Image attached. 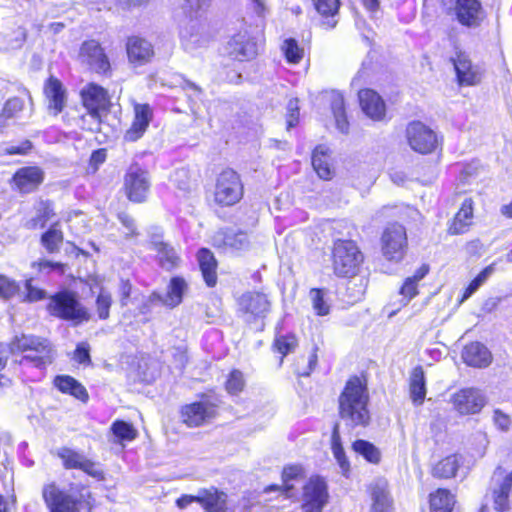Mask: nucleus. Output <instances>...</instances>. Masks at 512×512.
I'll return each instance as SVG.
<instances>
[{
	"label": "nucleus",
	"mask_w": 512,
	"mask_h": 512,
	"mask_svg": "<svg viewBox=\"0 0 512 512\" xmlns=\"http://www.w3.org/2000/svg\"><path fill=\"white\" fill-rule=\"evenodd\" d=\"M473 219V201L467 198L463 201L461 208L455 215L449 232L453 235L462 234L467 231L468 227L472 224Z\"/></svg>",
	"instance_id": "obj_32"
},
{
	"label": "nucleus",
	"mask_w": 512,
	"mask_h": 512,
	"mask_svg": "<svg viewBox=\"0 0 512 512\" xmlns=\"http://www.w3.org/2000/svg\"><path fill=\"white\" fill-rule=\"evenodd\" d=\"M512 487V472L507 474L498 488L494 489V508L498 511H506L509 509V493Z\"/></svg>",
	"instance_id": "obj_37"
},
{
	"label": "nucleus",
	"mask_w": 512,
	"mask_h": 512,
	"mask_svg": "<svg viewBox=\"0 0 512 512\" xmlns=\"http://www.w3.org/2000/svg\"><path fill=\"white\" fill-rule=\"evenodd\" d=\"M326 484L320 477H312L303 487L302 509L305 512H321L327 502Z\"/></svg>",
	"instance_id": "obj_15"
},
{
	"label": "nucleus",
	"mask_w": 512,
	"mask_h": 512,
	"mask_svg": "<svg viewBox=\"0 0 512 512\" xmlns=\"http://www.w3.org/2000/svg\"><path fill=\"white\" fill-rule=\"evenodd\" d=\"M216 415V406L207 400L184 405L180 410L182 422L191 428L209 423Z\"/></svg>",
	"instance_id": "obj_13"
},
{
	"label": "nucleus",
	"mask_w": 512,
	"mask_h": 512,
	"mask_svg": "<svg viewBox=\"0 0 512 512\" xmlns=\"http://www.w3.org/2000/svg\"><path fill=\"white\" fill-rule=\"evenodd\" d=\"M353 450L363 456L368 462L377 464L381 459L379 449L365 440H356L352 445Z\"/></svg>",
	"instance_id": "obj_44"
},
{
	"label": "nucleus",
	"mask_w": 512,
	"mask_h": 512,
	"mask_svg": "<svg viewBox=\"0 0 512 512\" xmlns=\"http://www.w3.org/2000/svg\"><path fill=\"white\" fill-rule=\"evenodd\" d=\"M90 347L88 343L82 342L79 343L74 352V360L79 364L88 365L91 363Z\"/></svg>",
	"instance_id": "obj_59"
},
{
	"label": "nucleus",
	"mask_w": 512,
	"mask_h": 512,
	"mask_svg": "<svg viewBox=\"0 0 512 512\" xmlns=\"http://www.w3.org/2000/svg\"><path fill=\"white\" fill-rule=\"evenodd\" d=\"M111 430L119 440L131 441L137 436V431L134 427L122 420L115 421L111 426Z\"/></svg>",
	"instance_id": "obj_48"
},
{
	"label": "nucleus",
	"mask_w": 512,
	"mask_h": 512,
	"mask_svg": "<svg viewBox=\"0 0 512 512\" xmlns=\"http://www.w3.org/2000/svg\"><path fill=\"white\" fill-rule=\"evenodd\" d=\"M426 265L421 266L413 276L406 278L401 289L400 295L402 296V304L407 305L409 301L418 294V282L421 281L428 273Z\"/></svg>",
	"instance_id": "obj_35"
},
{
	"label": "nucleus",
	"mask_w": 512,
	"mask_h": 512,
	"mask_svg": "<svg viewBox=\"0 0 512 512\" xmlns=\"http://www.w3.org/2000/svg\"><path fill=\"white\" fill-rule=\"evenodd\" d=\"M409 146L421 154L431 153L437 146L436 134L421 122H411L406 128Z\"/></svg>",
	"instance_id": "obj_11"
},
{
	"label": "nucleus",
	"mask_w": 512,
	"mask_h": 512,
	"mask_svg": "<svg viewBox=\"0 0 512 512\" xmlns=\"http://www.w3.org/2000/svg\"><path fill=\"white\" fill-rule=\"evenodd\" d=\"M381 244L382 253L387 260L400 261L407 247L405 228L398 223L388 225L382 234Z\"/></svg>",
	"instance_id": "obj_7"
},
{
	"label": "nucleus",
	"mask_w": 512,
	"mask_h": 512,
	"mask_svg": "<svg viewBox=\"0 0 512 512\" xmlns=\"http://www.w3.org/2000/svg\"><path fill=\"white\" fill-rule=\"evenodd\" d=\"M179 35L182 47L190 53L205 46L209 41L208 36L203 33L200 24L193 19H190L188 23L181 26Z\"/></svg>",
	"instance_id": "obj_20"
},
{
	"label": "nucleus",
	"mask_w": 512,
	"mask_h": 512,
	"mask_svg": "<svg viewBox=\"0 0 512 512\" xmlns=\"http://www.w3.org/2000/svg\"><path fill=\"white\" fill-rule=\"evenodd\" d=\"M452 10L464 26L478 27L485 18V11L479 0H454Z\"/></svg>",
	"instance_id": "obj_17"
},
{
	"label": "nucleus",
	"mask_w": 512,
	"mask_h": 512,
	"mask_svg": "<svg viewBox=\"0 0 512 512\" xmlns=\"http://www.w3.org/2000/svg\"><path fill=\"white\" fill-rule=\"evenodd\" d=\"M243 197V184L238 174L226 170V205H233Z\"/></svg>",
	"instance_id": "obj_36"
},
{
	"label": "nucleus",
	"mask_w": 512,
	"mask_h": 512,
	"mask_svg": "<svg viewBox=\"0 0 512 512\" xmlns=\"http://www.w3.org/2000/svg\"><path fill=\"white\" fill-rule=\"evenodd\" d=\"M452 61L460 85L473 86L480 82L481 73L478 67L472 64L469 56L465 52L457 50Z\"/></svg>",
	"instance_id": "obj_18"
},
{
	"label": "nucleus",
	"mask_w": 512,
	"mask_h": 512,
	"mask_svg": "<svg viewBox=\"0 0 512 512\" xmlns=\"http://www.w3.org/2000/svg\"><path fill=\"white\" fill-rule=\"evenodd\" d=\"M223 492L214 486L199 489V501L205 512H224Z\"/></svg>",
	"instance_id": "obj_31"
},
{
	"label": "nucleus",
	"mask_w": 512,
	"mask_h": 512,
	"mask_svg": "<svg viewBox=\"0 0 512 512\" xmlns=\"http://www.w3.org/2000/svg\"><path fill=\"white\" fill-rule=\"evenodd\" d=\"M240 27L230 36L227 43L228 54L236 60L248 61L257 57L264 46L263 33L244 20L239 21Z\"/></svg>",
	"instance_id": "obj_3"
},
{
	"label": "nucleus",
	"mask_w": 512,
	"mask_h": 512,
	"mask_svg": "<svg viewBox=\"0 0 512 512\" xmlns=\"http://www.w3.org/2000/svg\"><path fill=\"white\" fill-rule=\"evenodd\" d=\"M83 105L88 110V116L93 120L95 129L100 123V113L107 110L109 106V98L107 91L98 84L89 83L82 88L80 92ZM91 130L94 127H90Z\"/></svg>",
	"instance_id": "obj_8"
},
{
	"label": "nucleus",
	"mask_w": 512,
	"mask_h": 512,
	"mask_svg": "<svg viewBox=\"0 0 512 512\" xmlns=\"http://www.w3.org/2000/svg\"><path fill=\"white\" fill-rule=\"evenodd\" d=\"M249 239L245 232H238L231 236H226V246L228 245L235 251L244 250L249 247Z\"/></svg>",
	"instance_id": "obj_55"
},
{
	"label": "nucleus",
	"mask_w": 512,
	"mask_h": 512,
	"mask_svg": "<svg viewBox=\"0 0 512 512\" xmlns=\"http://www.w3.org/2000/svg\"><path fill=\"white\" fill-rule=\"evenodd\" d=\"M38 269L40 272L43 271H57L59 274H63L65 272V265L61 262H51L48 260H42L37 263Z\"/></svg>",
	"instance_id": "obj_62"
},
{
	"label": "nucleus",
	"mask_w": 512,
	"mask_h": 512,
	"mask_svg": "<svg viewBox=\"0 0 512 512\" xmlns=\"http://www.w3.org/2000/svg\"><path fill=\"white\" fill-rule=\"evenodd\" d=\"M23 109V101L20 98L14 97L9 100L4 105L2 110V117L8 119L14 117V115L20 112Z\"/></svg>",
	"instance_id": "obj_57"
},
{
	"label": "nucleus",
	"mask_w": 512,
	"mask_h": 512,
	"mask_svg": "<svg viewBox=\"0 0 512 512\" xmlns=\"http://www.w3.org/2000/svg\"><path fill=\"white\" fill-rule=\"evenodd\" d=\"M207 200L210 203H214L215 205L219 206L220 208L223 207L224 203V183L221 180V174L216 180V183L212 188H209L207 190Z\"/></svg>",
	"instance_id": "obj_53"
},
{
	"label": "nucleus",
	"mask_w": 512,
	"mask_h": 512,
	"mask_svg": "<svg viewBox=\"0 0 512 512\" xmlns=\"http://www.w3.org/2000/svg\"><path fill=\"white\" fill-rule=\"evenodd\" d=\"M12 353H23L21 364H28L36 368H44L54 359V351L51 343L34 335L21 334L15 336L10 343Z\"/></svg>",
	"instance_id": "obj_2"
},
{
	"label": "nucleus",
	"mask_w": 512,
	"mask_h": 512,
	"mask_svg": "<svg viewBox=\"0 0 512 512\" xmlns=\"http://www.w3.org/2000/svg\"><path fill=\"white\" fill-rule=\"evenodd\" d=\"M19 291L20 287L16 281L0 275V297L10 299L17 295Z\"/></svg>",
	"instance_id": "obj_54"
},
{
	"label": "nucleus",
	"mask_w": 512,
	"mask_h": 512,
	"mask_svg": "<svg viewBox=\"0 0 512 512\" xmlns=\"http://www.w3.org/2000/svg\"><path fill=\"white\" fill-rule=\"evenodd\" d=\"M312 166L321 179L332 177L329 148L324 145L317 146L312 154Z\"/></svg>",
	"instance_id": "obj_34"
},
{
	"label": "nucleus",
	"mask_w": 512,
	"mask_h": 512,
	"mask_svg": "<svg viewBox=\"0 0 512 512\" xmlns=\"http://www.w3.org/2000/svg\"><path fill=\"white\" fill-rule=\"evenodd\" d=\"M183 13L189 19L196 20L211 5L213 0H179Z\"/></svg>",
	"instance_id": "obj_41"
},
{
	"label": "nucleus",
	"mask_w": 512,
	"mask_h": 512,
	"mask_svg": "<svg viewBox=\"0 0 512 512\" xmlns=\"http://www.w3.org/2000/svg\"><path fill=\"white\" fill-rule=\"evenodd\" d=\"M298 345V340L294 335H281L276 337L274 347L282 354V357L293 352ZM283 358H281L282 360Z\"/></svg>",
	"instance_id": "obj_49"
},
{
	"label": "nucleus",
	"mask_w": 512,
	"mask_h": 512,
	"mask_svg": "<svg viewBox=\"0 0 512 512\" xmlns=\"http://www.w3.org/2000/svg\"><path fill=\"white\" fill-rule=\"evenodd\" d=\"M56 454L62 460L63 466L66 469H79L94 478L102 476V471L97 464L81 452L68 447H61L57 450Z\"/></svg>",
	"instance_id": "obj_16"
},
{
	"label": "nucleus",
	"mask_w": 512,
	"mask_h": 512,
	"mask_svg": "<svg viewBox=\"0 0 512 512\" xmlns=\"http://www.w3.org/2000/svg\"><path fill=\"white\" fill-rule=\"evenodd\" d=\"M128 60L135 66H142L149 63L154 57L153 45L146 39L132 36L126 43Z\"/></svg>",
	"instance_id": "obj_19"
},
{
	"label": "nucleus",
	"mask_w": 512,
	"mask_h": 512,
	"mask_svg": "<svg viewBox=\"0 0 512 512\" xmlns=\"http://www.w3.org/2000/svg\"><path fill=\"white\" fill-rule=\"evenodd\" d=\"M494 424L502 431H508L511 425V418L499 409L494 410L493 413Z\"/></svg>",
	"instance_id": "obj_60"
},
{
	"label": "nucleus",
	"mask_w": 512,
	"mask_h": 512,
	"mask_svg": "<svg viewBox=\"0 0 512 512\" xmlns=\"http://www.w3.org/2000/svg\"><path fill=\"white\" fill-rule=\"evenodd\" d=\"M313 309L320 316H325L330 311V305L325 299V291L322 289H311L309 293Z\"/></svg>",
	"instance_id": "obj_46"
},
{
	"label": "nucleus",
	"mask_w": 512,
	"mask_h": 512,
	"mask_svg": "<svg viewBox=\"0 0 512 512\" xmlns=\"http://www.w3.org/2000/svg\"><path fill=\"white\" fill-rule=\"evenodd\" d=\"M331 449L335 459L337 460L342 473L346 475L350 469V464L346 458L344 449L341 443V437L339 433V424L335 423L331 436Z\"/></svg>",
	"instance_id": "obj_40"
},
{
	"label": "nucleus",
	"mask_w": 512,
	"mask_h": 512,
	"mask_svg": "<svg viewBox=\"0 0 512 512\" xmlns=\"http://www.w3.org/2000/svg\"><path fill=\"white\" fill-rule=\"evenodd\" d=\"M237 311L245 320L250 322L258 318H264L270 310V301L260 292L249 291L237 298Z\"/></svg>",
	"instance_id": "obj_10"
},
{
	"label": "nucleus",
	"mask_w": 512,
	"mask_h": 512,
	"mask_svg": "<svg viewBox=\"0 0 512 512\" xmlns=\"http://www.w3.org/2000/svg\"><path fill=\"white\" fill-rule=\"evenodd\" d=\"M186 289L187 283L183 278L173 277L170 280L167 292L164 295L154 292L151 295V300L160 301L163 305L174 308L182 302Z\"/></svg>",
	"instance_id": "obj_25"
},
{
	"label": "nucleus",
	"mask_w": 512,
	"mask_h": 512,
	"mask_svg": "<svg viewBox=\"0 0 512 512\" xmlns=\"http://www.w3.org/2000/svg\"><path fill=\"white\" fill-rule=\"evenodd\" d=\"M245 384L243 373L239 370H233L226 380V391L229 394L236 395L244 389Z\"/></svg>",
	"instance_id": "obj_52"
},
{
	"label": "nucleus",
	"mask_w": 512,
	"mask_h": 512,
	"mask_svg": "<svg viewBox=\"0 0 512 512\" xmlns=\"http://www.w3.org/2000/svg\"><path fill=\"white\" fill-rule=\"evenodd\" d=\"M43 247L49 253L59 251L60 245L63 243V233L58 229L57 224L52 225L41 237Z\"/></svg>",
	"instance_id": "obj_42"
},
{
	"label": "nucleus",
	"mask_w": 512,
	"mask_h": 512,
	"mask_svg": "<svg viewBox=\"0 0 512 512\" xmlns=\"http://www.w3.org/2000/svg\"><path fill=\"white\" fill-rule=\"evenodd\" d=\"M79 60L81 64L98 74L105 75L111 68L104 49L95 40H88L82 43L79 51Z\"/></svg>",
	"instance_id": "obj_12"
},
{
	"label": "nucleus",
	"mask_w": 512,
	"mask_h": 512,
	"mask_svg": "<svg viewBox=\"0 0 512 512\" xmlns=\"http://www.w3.org/2000/svg\"><path fill=\"white\" fill-rule=\"evenodd\" d=\"M124 188L130 201L136 203L145 201L150 189L148 172L138 164L131 165L124 177Z\"/></svg>",
	"instance_id": "obj_9"
},
{
	"label": "nucleus",
	"mask_w": 512,
	"mask_h": 512,
	"mask_svg": "<svg viewBox=\"0 0 512 512\" xmlns=\"http://www.w3.org/2000/svg\"><path fill=\"white\" fill-rule=\"evenodd\" d=\"M197 260L207 286L214 287L217 283V261L212 252L207 248H201L197 253Z\"/></svg>",
	"instance_id": "obj_30"
},
{
	"label": "nucleus",
	"mask_w": 512,
	"mask_h": 512,
	"mask_svg": "<svg viewBox=\"0 0 512 512\" xmlns=\"http://www.w3.org/2000/svg\"><path fill=\"white\" fill-rule=\"evenodd\" d=\"M456 496L450 490L439 488L429 495L430 512H452Z\"/></svg>",
	"instance_id": "obj_33"
},
{
	"label": "nucleus",
	"mask_w": 512,
	"mask_h": 512,
	"mask_svg": "<svg viewBox=\"0 0 512 512\" xmlns=\"http://www.w3.org/2000/svg\"><path fill=\"white\" fill-rule=\"evenodd\" d=\"M462 359L468 366L484 368L491 363L492 355L483 344L473 342L464 347Z\"/></svg>",
	"instance_id": "obj_26"
},
{
	"label": "nucleus",
	"mask_w": 512,
	"mask_h": 512,
	"mask_svg": "<svg viewBox=\"0 0 512 512\" xmlns=\"http://www.w3.org/2000/svg\"><path fill=\"white\" fill-rule=\"evenodd\" d=\"M316 11L323 17H334L340 6L339 0H312Z\"/></svg>",
	"instance_id": "obj_51"
},
{
	"label": "nucleus",
	"mask_w": 512,
	"mask_h": 512,
	"mask_svg": "<svg viewBox=\"0 0 512 512\" xmlns=\"http://www.w3.org/2000/svg\"><path fill=\"white\" fill-rule=\"evenodd\" d=\"M426 379L421 366H416L409 376V395L415 406H421L426 397Z\"/></svg>",
	"instance_id": "obj_28"
},
{
	"label": "nucleus",
	"mask_w": 512,
	"mask_h": 512,
	"mask_svg": "<svg viewBox=\"0 0 512 512\" xmlns=\"http://www.w3.org/2000/svg\"><path fill=\"white\" fill-rule=\"evenodd\" d=\"M152 120V110L148 104L134 105V120L131 127L126 131V141L134 142L140 139L145 133Z\"/></svg>",
	"instance_id": "obj_23"
},
{
	"label": "nucleus",
	"mask_w": 512,
	"mask_h": 512,
	"mask_svg": "<svg viewBox=\"0 0 512 512\" xmlns=\"http://www.w3.org/2000/svg\"><path fill=\"white\" fill-rule=\"evenodd\" d=\"M32 147L30 141H23L20 145H11L4 149V153L7 155H23L26 154Z\"/></svg>",
	"instance_id": "obj_63"
},
{
	"label": "nucleus",
	"mask_w": 512,
	"mask_h": 512,
	"mask_svg": "<svg viewBox=\"0 0 512 512\" xmlns=\"http://www.w3.org/2000/svg\"><path fill=\"white\" fill-rule=\"evenodd\" d=\"M172 182L174 185L183 192H188L191 189V181L189 173L186 169H178L172 175Z\"/></svg>",
	"instance_id": "obj_56"
},
{
	"label": "nucleus",
	"mask_w": 512,
	"mask_h": 512,
	"mask_svg": "<svg viewBox=\"0 0 512 512\" xmlns=\"http://www.w3.org/2000/svg\"><path fill=\"white\" fill-rule=\"evenodd\" d=\"M370 496L372 501L370 512H391L392 502L385 480H376L371 483Z\"/></svg>",
	"instance_id": "obj_27"
},
{
	"label": "nucleus",
	"mask_w": 512,
	"mask_h": 512,
	"mask_svg": "<svg viewBox=\"0 0 512 512\" xmlns=\"http://www.w3.org/2000/svg\"><path fill=\"white\" fill-rule=\"evenodd\" d=\"M42 498L50 512H84L87 510L84 501L61 489L54 481L43 485Z\"/></svg>",
	"instance_id": "obj_6"
},
{
	"label": "nucleus",
	"mask_w": 512,
	"mask_h": 512,
	"mask_svg": "<svg viewBox=\"0 0 512 512\" xmlns=\"http://www.w3.org/2000/svg\"><path fill=\"white\" fill-rule=\"evenodd\" d=\"M360 106L363 112L372 120H383L386 106L378 93L371 89L361 90L358 94Z\"/></svg>",
	"instance_id": "obj_24"
},
{
	"label": "nucleus",
	"mask_w": 512,
	"mask_h": 512,
	"mask_svg": "<svg viewBox=\"0 0 512 512\" xmlns=\"http://www.w3.org/2000/svg\"><path fill=\"white\" fill-rule=\"evenodd\" d=\"M44 95L48 101V109L53 115L62 112L66 105V89L62 82L54 76H50L44 84Z\"/></svg>",
	"instance_id": "obj_22"
},
{
	"label": "nucleus",
	"mask_w": 512,
	"mask_h": 512,
	"mask_svg": "<svg viewBox=\"0 0 512 512\" xmlns=\"http://www.w3.org/2000/svg\"><path fill=\"white\" fill-rule=\"evenodd\" d=\"M494 272V265L491 264L484 268L468 285L462 296L461 302L467 300L482 286Z\"/></svg>",
	"instance_id": "obj_45"
},
{
	"label": "nucleus",
	"mask_w": 512,
	"mask_h": 512,
	"mask_svg": "<svg viewBox=\"0 0 512 512\" xmlns=\"http://www.w3.org/2000/svg\"><path fill=\"white\" fill-rule=\"evenodd\" d=\"M54 385L62 393L69 394L82 402L88 401L89 395L86 388L69 375L56 376L54 378Z\"/></svg>",
	"instance_id": "obj_29"
},
{
	"label": "nucleus",
	"mask_w": 512,
	"mask_h": 512,
	"mask_svg": "<svg viewBox=\"0 0 512 512\" xmlns=\"http://www.w3.org/2000/svg\"><path fill=\"white\" fill-rule=\"evenodd\" d=\"M368 392L360 378H350L339 396V415L351 427L367 426L370 422Z\"/></svg>",
	"instance_id": "obj_1"
},
{
	"label": "nucleus",
	"mask_w": 512,
	"mask_h": 512,
	"mask_svg": "<svg viewBox=\"0 0 512 512\" xmlns=\"http://www.w3.org/2000/svg\"><path fill=\"white\" fill-rule=\"evenodd\" d=\"M47 310L50 315L75 324L89 320V314L78 301L76 294L67 290L54 294L49 300Z\"/></svg>",
	"instance_id": "obj_4"
},
{
	"label": "nucleus",
	"mask_w": 512,
	"mask_h": 512,
	"mask_svg": "<svg viewBox=\"0 0 512 512\" xmlns=\"http://www.w3.org/2000/svg\"><path fill=\"white\" fill-rule=\"evenodd\" d=\"M154 243L160 265L166 270L174 268L179 261L175 249L163 241H155Z\"/></svg>",
	"instance_id": "obj_39"
},
{
	"label": "nucleus",
	"mask_w": 512,
	"mask_h": 512,
	"mask_svg": "<svg viewBox=\"0 0 512 512\" xmlns=\"http://www.w3.org/2000/svg\"><path fill=\"white\" fill-rule=\"evenodd\" d=\"M13 181L21 193H30L42 184L44 172L37 166L23 167L16 171Z\"/></svg>",
	"instance_id": "obj_21"
},
{
	"label": "nucleus",
	"mask_w": 512,
	"mask_h": 512,
	"mask_svg": "<svg viewBox=\"0 0 512 512\" xmlns=\"http://www.w3.org/2000/svg\"><path fill=\"white\" fill-rule=\"evenodd\" d=\"M35 211L36 215L31 220V227H41L43 228L48 220L51 219L52 216H54V210L52 202L48 200H40L35 205Z\"/></svg>",
	"instance_id": "obj_43"
},
{
	"label": "nucleus",
	"mask_w": 512,
	"mask_h": 512,
	"mask_svg": "<svg viewBox=\"0 0 512 512\" xmlns=\"http://www.w3.org/2000/svg\"><path fill=\"white\" fill-rule=\"evenodd\" d=\"M282 51L289 63L297 64L303 58V49L300 48L297 41L292 38L284 41Z\"/></svg>",
	"instance_id": "obj_47"
},
{
	"label": "nucleus",
	"mask_w": 512,
	"mask_h": 512,
	"mask_svg": "<svg viewBox=\"0 0 512 512\" xmlns=\"http://www.w3.org/2000/svg\"><path fill=\"white\" fill-rule=\"evenodd\" d=\"M32 279H28L25 282V288L27 291V299L29 301H38L45 297V291L42 289H39L37 287H34L32 285Z\"/></svg>",
	"instance_id": "obj_61"
},
{
	"label": "nucleus",
	"mask_w": 512,
	"mask_h": 512,
	"mask_svg": "<svg viewBox=\"0 0 512 512\" xmlns=\"http://www.w3.org/2000/svg\"><path fill=\"white\" fill-rule=\"evenodd\" d=\"M112 305V296L105 290L101 289L96 299V310L98 317L105 320L109 317V310Z\"/></svg>",
	"instance_id": "obj_50"
},
{
	"label": "nucleus",
	"mask_w": 512,
	"mask_h": 512,
	"mask_svg": "<svg viewBox=\"0 0 512 512\" xmlns=\"http://www.w3.org/2000/svg\"><path fill=\"white\" fill-rule=\"evenodd\" d=\"M363 256L352 241L338 240L333 247V269L341 277H352L359 271Z\"/></svg>",
	"instance_id": "obj_5"
},
{
	"label": "nucleus",
	"mask_w": 512,
	"mask_h": 512,
	"mask_svg": "<svg viewBox=\"0 0 512 512\" xmlns=\"http://www.w3.org/2000/svg\"><path fill=\"white\" fill-rule=\"evenodd\" d=\"M331 109L333 115L345 112L344 98L339 92H333L331 95Z\"/></svg>",
	"instance_id": "obj_64"
},
{
	"label": "nucleus",
	"mask_w": 512,
	"mask_h": 512,
	"mask_svg": "<svg viewBox=\"0 0 512 512\" xmlns=\"http://www.w3.org/2000/svg\"><path fill=\"white\" fill-rule=\"evenodd\" d=\"M118 219L123 227L127 230L125 232L126 238L134 237L138 235L135 220L127 213L121 212L118 214Z\"/></svg>",
	"instance_id": "obj_58"
},
{
	"label": "nucleus",
	"mask_w": 512,
	"mask_h": 512,
	"mask_svg": "<svg viewBox=\"0 0 512 512\" xmlns=\"http://www.w3.org/2000/svg\"><path fill=\"white\" fill-rule=\"evenodd\" d=\"M459 465L458 455H449L433 467L432 474L437 478H452L456 475Z\"/></svg>",
	"instance_id": "obj_38"
},
{
	"label": "nucleus",
	"mask_w": 512,
	"mask_h": 512,
	"mask_svg": "<svg viewBox=\"0 0 512 512\" xmlns=\"http://www.w3.org/2000/svg\"><path fill=\"white\" fill-rule=\"evenodd\" d=\"M451 403L461 415H470L482 410L486 404V398L477 388H464L452 395Z\"/></svg>",
	"instance_id": "obj_14"
}]
</instances>
